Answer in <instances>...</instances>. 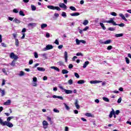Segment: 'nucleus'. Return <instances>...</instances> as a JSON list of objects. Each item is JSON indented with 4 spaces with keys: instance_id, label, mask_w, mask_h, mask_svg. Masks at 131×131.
Wrapping results in <instances>:
<instances>
[{
    "instance_id": "nucleus-1",
    "label": "nucleus",
    "mask_w": 131,
    "mask_h": 131,
    "mask_svg": "<svg viewBox=\"0 0 131 131\" xmlns=\"http://www.w3.org/2000/svg\"><path fill=\"white\" fill-rule=\"evenodd\" d=\"M0 124H1V125H3V126L7 125V126H8V127H13V126H14L13 125V123L10 122H7V121H3V119H2V118H0Z\"/></svg>"
},
{
    "instance_id": "nucleus-2",
    "label": "nucleus",
    "mask_w": 131,
    "mask_h": 131,
    "mask_svg": "<svg viewBox=\"0 0 131 131\" xmlns=\"http://www.w3.org/2000/svg\"><path fill=\"white\" fill-rule=\"evenodd\" d=\"M59 89L60 90H62V91H64V93L67 94V95H69V94H72L73 93V91L72 90H66L63 88V86L61 85L59 86Z\"/></svg>"
},
{
    "instance_id": "nucleus-3",
    "label": "nucleus",
    "mask_w": 131,
    "mask_h": 131,
    "mask_svg": "<svg viewBox=\"0 0 131 131\" xmlns=\"http://www.w3.org/2000/svg\"><path fill=\"white\" fill-rule=\"evenodd\" d=\"M105 23H108V24H112L114 26H116L117 25V24L115 21H114V18H111L109 20H106L104 21Z\"/></svg>"
},
{
    "instance_id": "nucleus-4",
    "label": "nucleus",
    "mask_w": 131,
    "mask_h": 131,
    "mask_svg": "<svg viewBox=\"0 0 131 131\" xmlns=\"http://www.w3.org/2000/svg\"><path fill=\"white\" fill-rule=\"evenodd\" d=\"M47 8L48 9H50V10H57V11H61V8L57 6L49 5L47 6Z\"/></svg>"
},
{
    "instance_id": "nucleus-5",
    "label": "nucleus",
    "mask_w": 131,
    "mask_h": 131,
    "mask_svg": "<svg viewBox=\"0 0 131 131\" xmlns=\"http://www.w3.org/2000/svg\"><path fill=\"white\" fill-rule=\"evenodd\" d=\"M10 58H11V59H14V60H18V56L15 55V53H14L13 52H12L10 54Z\"/></svg>"
},
{
    "instance_id": "nucleus-6",
    "label": "nucleus",
    "mask_w": 131,
    "mask_h": 131,
    "mask_svg": "<svg viewBox=\"0 0 131 131\" xmlns=\"http://www.w3.org/2000/svg\"><path fill=\"white\" fill-rule=\"evenodd\" d=\"M53 48L54 47L52 45H48L45 48L43 49V51H49V50H52Z\"/></svg>"
},
{
    "instance_id": "nucleus-7",
    "label": "nucleus",
    "mask_w": 131,
    "mask_h": 131,
    "mask_svg": "<svg viewBox=\"0 0 131 131\" xmlns=\"http://www.w3.org/2000/svg\"><path fill=\"white\" fill-rule=\"evenodd\" d=\"M42 125L43 126V128L46 129V128H48V125H49V123L47 121L44 120L42 122Z\"/></svg>"
},
{
    "instance_id": "nucleus-8",
    "label": "nucleus",
    "mask_w": 131,
    "mask_h": 131,
    "mask_svg": "<svg viewBox=\"0 0 131 131\" xmlns=\"http://www.w3.org/2000/svg\"><path fill=\"white\" fill-rule=\"evenodd\" d=\"M79 101L78 99H76L75 102V106L77 109H79L80 108V106H79V104H78Z\"/></svg>"
},
{
    "instance_id": "nucleus-9",
    "label": "nucleus",
    "mask_w": 131,
    "mask_h": 131,
    "mask_svg": "<svg viewBox=\"0 0 131 131\" xmlns=\"http://www.w3.org/2000/svg\"><path fill=\"white\" fill-rule=\"evenodd\" d=\"M59 6L60 8H62V9H64V10H66L67 9V6L64 3H60L59 4Z\"/></svg>"
},
{
    "instance_id": "nucleus-10",
    "label": "nucleus",
    "mask_w": 131,
    "mask_h": 131,
    "mask_svg": "<svg viewBox=\"0 0 131 131\" xmlns=\"http://www.w3.org/2000/svg\"><path fill=\"white\" fill-rule=\"evenodd\" d=\"M100 82H102V81L100 80H92L90 81V83L95 84L96 83H100Z\"/></svg>"
},
{
    "instance_id": "nucleus-11",
    "label": "nucleus",
    "mask_w": 131,
    "mask_h": 131,
    "mask_svg": "<svg viewBox=\"0 0 131 131\" xmlns=\"http://www.w3.org/2000/svg\"><path fill=\"white\" fill-rule=\"evenodd\" d=\"M112 111L110 112V114L109 115L110 118H112L114 114H115V111H114V110L113 108H112Z\"/></svg>"
},
{
    "instance_id": "nucleus-12",
    "label": "nucleus",
    "mask_w": 131,
    "mask_h": 131,
    "mask_svg": "<svg viewBox=\"0 0 131 131\" xmlns=\"http://www.w3.org/2000/svg\"><path fill=\"white\" fill-rule=\"evenodd\" d=\"M28 26L29 27H35V26H36V23H30L28 25Z\"/></svg>"
},
{
    "instance_id": "nucleus-13",
    "label": "nucleus",
    "mask_w": 131,
    "mask_h": 131,
    "mask_svg": "<svg viewBox=\"0 0 131 131\" xmlns=\"http://www.w3.org/2000/svg\"><path fill=\"white\" fill-rule=\"evenodd\" d=\"M119 16L120 17H121L122 19L124 20V21H125V22H127V19L125 18V16H124V15H123L122 13H120Z\"/></svg>"
},
{
    "instance_id": "nucleus-14",
    "label": "nucleus",
    "mask_w": 131,
    "mask_h": 131,
    "mask_svg": "<svg viewBox=\"0 0 131 131\" xmlns=\"http://www.w3.org/2000/svg\"><path fill=\"white\" fill-rule=\"evenodd\" d=\"M64 56L66 62H67V60L68 59V53H67V51L64 52Z\"/></svg>"
},
{
    "instance_id": "nucleus-15",
    "label": "nucleus",
    "mask_w": 131,
    "mask_h": 131,
    "mask_svg": "<svg viewBox=\"0 0 131 131\" xmlns=\"http://www.w3.org/2000/svg\"><path fill=\"white\" fill-rule=\"evenodd\" d=\"M11 102L12 101H11V100L9 99L7 101L4 102V105H5V106H9V105L11 104Z\"/></svg>"
},
{
    "instance_id": "nucleus-16",
    "label": "nucleus",
    "mask_w": 131,
    "mask_h": 131,
    "mask_svg": "<svg viewBox=\"0 0 131 131\" xmlns=\"http://www.w3.org/2000/svg\"><path fill=\"white\" fill-rule=\"evenodd\" d=\"M53 98L54 99H56L57 98V99H60V100H64V98H63V97L62 96H56V95H53Z\"/></svg>"
},
{
    "instance_id": "nucleus-17",
    "label": "nucleus",
    "mask_w": 131,
    "mask_h": 131,
    "mask_svg": "<svg viewBox=\"0 0 131 131\" xmlns=\"http://www.w3.org/2000/svg\"><path fill=\"white\" fill-rule=\"evenodd\" d=\"M0 93H1L2 97H4L6 95V91L4 90H2V89H0Z\"/></svg>"
},
{
    "instance_id": "nucleus-18",
    "label": "nucleus",
    "mask_w": 131,
    "mask_h": 131,
    "mask_svg": "<svg viewBox=\"0 0 131 131\" xmlns=\"http://www.w3.org/2000/svg\"><path fill=\"white\" fill-rule=\"evenodd\" d=\"M89 64H90V61H85L83 65V68H86L88 65H89Z\"/></svg>"
},
{
    "instance_id": "nucleus-19",
    "label": "nucleus",
    "mask_w": 131,
    "mask_h": 131,
    "mask_svg": "<svg viewBox=\"0 0 131 131\" xmlns=\"http://www.w3.org/2000/svg\"><path fill=\"white\" fill-rule=\"evenodd\" d=\"M71 16H72L73 17H74L75 16H79L80 14L79 12H75L74 13H71Z\"/></svg>"
},
{
    "instance_id": "nucleus-20",
    "label": "nucleus",
    "mask_w": 131,
    "mask_h": 131,
    "mask_svg": "<svg viewBox=\"0 0 131 131\" xmlns=\"http://www.w3.org/2000/svg\"><path fill=\"white\" fill-rule=\"evenodd\" d=\"M48 27V25L46 24H42L41 25V29H44V28H47Z\"/></svg>"
},
{
    "instance_id": "nucleus-21",
    "label": "nucleus",
    "mask_w": 131,
    "mask_h": 131,
    "mask_svg": "<svg viewBox=\"0 0 131 131\" xmlns=\"http://www.w3.org/2000/svg\"><path fill=\"white\" fill-rule=\"evenodd\" d=\"M51 69H54V70H56L58 72L60 71V69L58 68L57 67H51Z\"/></svg>"
},
{
    "instance_id": "nucleus-22",
    "label": "nucleus",
    "mask_w": 131,
    "mask_h": 131,
    "mask_svg": "<svg viewBox=\"0 0 131 131\" xmlns=\"http://www.w3.org/2000/svg\"><path fill=\"white\" fill-rule=\"evenodd\" d=\"M84 82H85V81H84L83 80H80L78 81L77 83H78V84H83V83H84Z\"/></svg>"
},
{
    "instance_id": "nucleus-23",
    "label": "nucleus",
    "mask_w": 131,
    "mask_h": 131,
    "mask_svg": "<svg viewBox=\"0 0 131 131\" xmlns=\"http://www.w3.org/2000/svg\"><path fill=\"white\" fill-rule=\"evenodd\" d=\"M37 69L38 71H46V69L43 68L38 67Z\"/></svg>"
},
{
    "instance_id": "nucleus-24",
    "label": "nucleus",
    "mask_w": 131,
    "mask_h": 131,
    "mask_svg": "<svg viewBox=\"0 0 131 131\" xmlns=\"http://www.w3.org/2000/svg\"><path fill=\"white\" fill-rule=\"evenodd\" d=\"M14 116L9 117L7 118V122H10V121H11V119H14Z\"/></svg>"
},
{
    "instance_id": "nucleus-25",
    "label": "nucleus",
    "mask_w": 131,
    "mask_h": 131,
    "mask_svg": "<svg viewBox=\"0 0 131 131\" xmlns=\"http://www.w3.org/2000/svg\"><path fill=\"white\" fill-rule=\"evenodd\" d=\"M99 25L102 27V29H103V30H106V27H105V26H104V24L100 23Z\"/></svg>"
},
{
    "instance_id": "nucleus-26",
    "label": "nucleus",
    "mask_w": 131,
    "mask_h": 131,
    "mask_svg": "<svg viewBox=\"0 0 131 131\" xmlns=\"http://www.w3.org/2000/svg\"><path fill=\"white\" fill-rule=\"evenodd\" d=\"M13 22H15V23H16L17 24H19V23H20L21 21H20V20L17 19V18H15L13 20Z\"/></svg>"
},
{
    "instance_id": "nucleus-27",
    "label": "nucleus",
    "mask_w": 131,
    "mask_h": 131,
    "mask_svg": "<svg viewBox=\"0 0 131 131\" xmlns=\"http://www.w3.org/2000/svg\"><path fill=\"white\" fill-rule=\"evenodd\" d=\"M63 105H64L66 110H68V111L70 110V107H69L68 105H67V104L66 103H64Z\"/></svg>"
},
{
    "instance_id": "nucleus-28",
    "label": "nucleus",
    "mask_w": 131,
    "mask_h": 131,
    "mask_svg": "<svg viewBox=\"0 0 131 131\" xmlns=\"http://www.w3.org/2000/svg\"><path fill=\"white\" fill-rule=\"evenodd\" d=\"M115 36L116 37H121L122 36H123V34H116Z\"/></svg>"
},
{
    "instance_id": "nucleus-29",
    "label": "nucleus",
    "mask_w": 131,
    "mask_h": 131,
    "mask_svg": "<svg viewBox=\"0 0 131 131\" xmlns=\"http://www.w3.org/2000/svg\"><path fill=\"white\" fill-rule=\"evenodd\" d=\"M68 72H69L67 70H62L61 73H62V74H67Z\"/></svg>"
},
{
    "instance_id": "nucleus-30",
    "label": "nucleus",
    "mask_w": 131,
    "mask_h": 131,
    "mask_svg": "<svg viewBox=\"0 0 131 131\" xmlns=\"http://www.w3.org/2000/svg\"><path fill=\"white\" fill-rule=\"evenodd\" d=\"M85 116H87L88 117H93V115L90 113H87L85 114Z\"/></svg>"
},
{
    "instance_id": "nucleus-31",
    "label": "nucleus",
    "mask_w": 131,
    "mask_h": 131,
    "mask_svg": "<svg viewBox=\"0 0 131 131\" xmlns=\"http://www.w3.org/2000/svg\"><path fill=\"white\" fill-rule=\"evenodd\" d=\"M111 43V40H107L104 42V45H109Z\"/></svg>"
},
{
    "instance_id": "nucleus-32",
    "label": "nucleus",
    "mask_w": 131,
    "mask_h": 131,
    "mask_svg": "<svg viewBox=\"0 0 131 131\" xmlns=\"http://www.w3.org/2000/svg\"><path fill=\"white\" fill-rule=\"evenodd\" d=\"M15 46L16 47H19V40L17 38H15Z\"/></svg>"
},
{
    "instance_id": "nucleus-33",
    "label": "nucleus",
    "mask_w": 131,
    "mask_h": 131,
    "mask_svg": "<svg viewBox=\"0 0 131 131\" xmlns=\"http://www.w3.org/2000/svg\"><path fill=\"white\" fill-rule=\"evenodd\" d=\"M58 65L59 66H63L64 65V63L62 61H59L57 62Z\"/></svg>"
},
{
    "instance_id": "nucleus-34",
    "label": "nucleus",
    "mask_w": 131,
    "mask_h": 131,
    "mask_svg": "<svg viewBox=\"0 0 131 131\" xmlns=\"http://www.w3.org/2000/svg\"><path fill=\"white\" fill-rule=\"evenodd\" d=\"M83 24V25H84V26L88 25V24H89V20H84Z\"/></svg>"
},
{
    "instance_id": "nucleus-35",
    "label": "nucleus",
    "mask_w": 131,
    "mask_h": 131,
    "mask_svg": "<svg viewBox=\"0 0 131 131\" xmlns=\"http://www.w3.org/2000/svg\"><path fill=\"white\" fill-rule=\"evenodd\" d=\"M61 16L64 18H66L67 17V15H66V12H62L61 14Z\"/></svg>"
},
{
    "instance_id": "nucleus-36",
    "label": "nucleus",
    "mask_w": 131,
    "mask_h": 131,
    "mask_svg": "<svg viewBox=\"0 0 131 131\" xmlns=\"http://www.w3.org/2000/svg\"><path fill=\"white\" fill-rule=\"evenodd\" d=\"M25 73L23 71H20V73L18 74L19 76H24L25 75Z\"/></svg>"
},
{
    "instance_id": "nucleus-37",
    "label": "nucleus",
    "mask_w": 131,
    "mask_h": 131,
    "mask_svg": "<svg viewBox=\"0 0 131 131\" xmlns=\"http://www.w3.org/2000/svg\"><path fill=\"white\" fill-rule=\"evenodd\" d=\"M16 63V61H15V60H13L11 63H10V65H11V66H14L15 64Z\"/></svg>"
},
{
    "instance_id": "nucleus-38",
    "label": "nucleus",
    "mask_w": 131,
    "mask_h": 131,
    "mask_svg": "<svg viewBox=\"0 0 131 131\" xmlns=\"http://www.w3.org/2000/svg\"><path fill=\"white\" fill-rule=\"evenodd\" d=\"M68 82L69 84H70V85H71V84H72L73 83V80L70 79Z\"/></svg>"
},
{
    "instance_id": "nucleus-39",
    "label": "nucleus",
    "mask_w": 131,
    "mask_h": 131,
    "mask_svg": "<svg viewBox=\"0 0 131 131\" xmlns=\"http://www.w3.org/2000/svg\"><path fill=\"white\" fill-rule=\"evenodd\" d=\"M31 8L33 11H35L36 10V7L34 5H31Z\"/></svg>"
},
{
    "instance_id": "nucleus-40",
    "label": "nucleus",
    "mask_w": 131,
    "mask_h": 131,
    "mask_svg": "<svg viewBox=\"0 0 131 131\" xmlns=\"http://www.w3.org/2000/svg\"><path fill=\"white\" fill-rule=\"evenodd\" d=\"M76 45L79 46V45H80V40H79L78 39H76Z\"/></svg>"
},
{
    "instance_id": "nucleus-41",
    "label": "nucleus",
    "mask_w": 131,
    "mask_h": 131,
    "mask_svg": "<svg viewBox=\"0 0 131 131\" xmlns=\"http://www.w3.org/2000/svg\"><path fill=\"white\" fill-rule=\"evenodd\" d=\"M120 26V27H124V24L123 23H121V24H117L116 26Z\"/></svg>"
},
{
    "instance_id": "nucleus-42",
    "label": "nucleus",
    "mask_w": 131,
    "mask_h": 131,
    "mask_svg": "<svg viewBox=\"0 0 131 131\" xmlns=\"http://www.w3.org/2000/svg\"><path fill=\"white\" fill-rule=\"evenodd\" d=\"M70 10H71L72 11H76V8H75V7L73 6H71L70 7Z\"/></svg>"
},
{
    "instance_id": "nucleus-43",
    "label": "nucleus",
    "mask_w": 131,
    "mask_h": 131,
    "mask_svg": "<svg viewBox=\"0 0 131 131\" xmlns=\"http://www.w3.org/2000/svg\"><path fill=\"white\" fill-rule=\"evenodd\" d=\"M102 99L103 101H105V102H109V99H108L107 97H103Z\"/></svg>"
},
{
    "instance_id": "nucleus-44",
    "label": "nucleus",
    "mask_w": 131,
    "mask_h": 131,
    "mask_svg": "<svg viewBox=\"0 0 131 131\" xmlns=\"http://www.w3.org/2000/svg\"><path fill=\"white\" fill-rule=\"evenodd\" d=\"M53 111L55 113H60V111L58 110V109H57V108H54Z\"/></svg>"
},
{
    "instance_id": "nucleus-45",
    "label": "nucleus",
    "mask_w": 131,
    "mask_h": 131,
    "mask_svg": "<svg viewBox=\"0 0 131 131\" xmlns=\"http://www.w3.org/2000/svg\"><path fill=\"white\" fill-rule=\"evenodd\" d=\"M19 15L20 16H25V14H24V12L23 11H19Z\"/></svg>"
},
{
    "instance_id": "nucleus-46",
    "label": "nucleus",
    "mask_w": 131,
    "mask_h": 131,
    "mask_svg": "<svg viewBox=\"0 0 131 131\" xmlns=\"http://www.w3.org/2000/svg\"><path fill=\"white\" fill-rule=\"evenodd\" d=\"M111 15H112V16H114V17H116V16H117V14L114 12H112Z\"/></svg>"
},
{
    "instance_id": "nucleus-47",
    "label": "nucleus",
    "mask_w": 131,
    "mask_h": 131,
    "mask_svg": "<svg viewBox=\"0 0 131 131\" xmlns=\"http://www.w3.org/2000/svg\"><path fill=\"white\" fill-rule=\"evenodd\" d=\"M125 59L126 62L127 63V64H129V59H128V58H127V57H125Z\"/></svg>"
},
{
    "instance_id": "nucleus-48",
    "label": "nucleus",
    "mask_w": 131,
    "mask_h": 131,
    "mask_svg": "<svg viewBox=\"0 0 131 131\" xmlns=\"http://www.w3.org/2000/svg\"><path fill=\"white\" fill-rule=\"evenodd\" d=\"M34 57L36 58H38V54L36 52L34 53Z\"/></svg>"
},
{
    "instance_id": "nucleus-49",
    "label": "nucleus",
    "mask_w": 131,
    "mask_h": 131,
    "mask_svg": "<svg viewBox=\"0 0 131 131\" xmlns=\"http://www.w3.org/2000/svg\"><path fill=\"white\" fill-rule=\"evenodd\" d=\"M13 13H15L16 14H17V13H19V11H18V10H17V9H14L13 10Z\"/></svg>"
},
{
    "instance_id": "nucleus-50",
    "label": "nucleus",
    "mask_w": 131,
    "mask_h": 131,
    "mask_svg": "<svg viewBox=\"0 0 131 131\" xmlns=\"http://www.w3.org/2000/svg\"><path fill=\"white\" fill-rule=\"evenodd\" d=\"M37 81V78L34 77L33 78V82H36Z\"/></svg>"
},
{
    "instance_id": "nucleus-51",
    "label": "nucleus",
    "mask_w": 131,
    "mask_h": 131,
    "mask_svg": "<svg viewBox=\"0 0 131 131\" xmlns=\"http://www.w3.org/2000/svg\"><path fill=\"white\" fill-rule=\"evenodd\" d=\"M112 48H113L112 46H109L107 47V50L108 51H110L111 50H112Z\"/></svg>"
},
{
    "instance_id": "nucleus-52",
    "label": "nucleus",
    "mask_w": 131,
    "mask_h": 131,
    "mask_svg": "<svg viewBox=\"0 0 131 131\" xmlns=\"http://www.w3.org/2000/svg\"><path fill=\"white\" fill-rule=\"evenodd\" d=\"M76 56H81L82 57L83 55L82 54V53H81V52H78L76 54Z\"/></svg>"
},
{
    "instance_id": "nucleus-53",
    "label": "nucleus",
    "mask_w": 131,
    "mask_h": 131,
    "mask_svg": "<svg viewBox=\"0 0 131 131\" xmlns=\"http://www.w3.org/2000/svg\"><path fill=\"white\" fill-rule=\"evenodd\" d=\"M108 29L110 31H114V30H115V29H114V28H112V27H110Z\"/></svg>"
},
{
    "instance_id": "nucleus-54",
    "label": "nucleus",
    "mask_w": 131,
    "mask_h": 131,
    "mask_svg": "<svg viewBox=\"0 0 131 131\" xmlns=\"http://www.w3.org/2000/svg\"><path fill=\"white\" fill-rule=\"evenodd\" d=\"M119 113H120V110H117L115 112V114H116V115H118V114H119Z\"/></svg>"
},
{
    "instance_id": "nucleus-55",
    "label": "nucleus",
    "mask_w": 131,
    "mask_h": 131,
    "mask_svg": "<svg viewBox=\"0 0 131 131\" xmlns=\"http://www.w3.org/2000/svg\"><path fill=\"white\" fill-rule=\"evenodd\" d=\"M32 85L33 86H36L37 85V83L36 82H33Z\"/></svg>"
},
{
    "instance_id": "nucleus-56",
    "label": "nucleus",
    "mask_w": 131,
    "mask_h": 131,
    "mask_svg": "<svg viewBox=\"0 0 131 131\" xmlns=\"http://www.w3.org/2000/svg\"><path fill=\"white\" fill-rule=\"evenodd\" d=\"M122 100V99H121V97H120L117 101V103H118L119 104L121 103Z\"/></svg>"
},
{
    "instance_id": "nucleus-57",
    "label": "nucleus",
    "mask_w": 131,
    "mask_h": 131,
    "mask_svg": "<svg viewBox=\"0 0 131 131\" xmlns=\"http://www.w3.org/2000/svg\"><path fill=\"white\" fill-rule=\"evenodd\" d=\"M75 76L77 77V78H79V75H78L77 73H75Z\"/></svg>"
},
{
    "instance_id": "nucleus-58",
    "label": "nucleus",
    "mask_w": 131,
    "mask_h": 131,
    "mask_svg": "<svg viewBox=\"0 0 131 131\" xmlns=\"http://www.w3.org/2000/svg\"><path fill=\"white\" fill-rule=\"evenodd\" d=\"M54 43H55V45H57V46H59V41L58 40V39L55 40Z\"/></svg>"
},
{
    "instance_id": "nucleus-59",
    "label": "nucleus",
    "mask_w": 131,
    "mask_h": 131,
    "mask_svg": "<svg viewBox=\"0 0 131 131\" xmlns=\"http://www.w3.org/2000/svg\"><path fill=\"white\" fill-rule=\"evenodd\" d=\"M69 69H72L73 68V65L72 64H70L69 66Z\"/></svg>"
},
{
    "instance_id": "nucleus-60",
    "label": "nucleus",
    "mask_w": 131,
    "mask_h": 131,
    "mask_svg": "<svg viewBox=\"0 0 131 131\" xmlns=\"http://www.w3.org/2000/svg\"><path fill=\"white\" fill-rule=\"evenodd\" d=\"M89 27L86 26V27H85V28H84V29H83V31H86V30H88V29H89Z\"/></svg>"
},
{
    "instance_id": "nucleus-61",
    "label": "nucleus",
    "mask_w": 131,
    "mask_h": 131,
    "mask_svg": "<svg viewBox=\"0 0 131 131\" xmlns=\"http://www.w3.org/2000/svg\"><path fill=\"white\" fill-rule=\"evenodd\" d=\"M2 47H4V48H7V45H6V43L3 42L1 43Z\"/></svg>"
},
{
    "instance_id": "nucleus-62",
    "label": "nucleus",
    "mask_w": 131,
    "mask_h": 131,
    "mask_svg": "<svg viewBox=\"0 0 131 131\" xmlns=\"http://www.w3.org/2000/svg\"><path fill=\"white\" fill-rule=\"evenodd\" d=\"M2 71H3V73H5V74H6V75H7V71H6V69H3Z\"/></svg>"
},
{
    "instance_id": "nucleus-63",
    "label": "nucleus",
    "mask_w": 131,
    "mask_h": 131,
    "mask_svg": "<svg viewBox=\"0 0 131 131\" xmlns=\"http://www.w3.org/2000/svg\"><path fill=\"white\" fill-rule=\"evenodd\" d=\"M8 19H9L10 21H13V20H14V17H8Z\"/></svg>"
},
{
    "instance_id": "nucleus-64",
    "label": "nucleus",
    "mask_w": 131,
    "mask_h": 131,
    "mask_svg": "<svg viewBox=\"0 0 131 131\" xmlns=\"http://www.w3.org/2000/svg\"><path fill=\"white\" fill-rule=\"evenodd\" d=\"M59 50H61V49H62L63 48V45H59L58 47Z\"/></svg>"
}]
</instances>
